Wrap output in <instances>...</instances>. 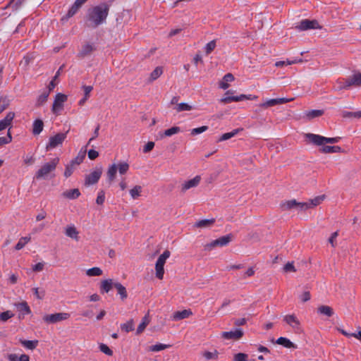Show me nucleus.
Returning a JSON list of instances; mask_svg holds the SVG:
<instances>
[{
	"mask_svg": "<svg viewBox=\"0 0 361 361\" xmlns=\"http://www.w3.org/2000/svg\"><path fill=\"white\" fill-rule=\"evenodd\" d=\"M173 109L179 113L181 111H188L192 109V106L188 104V103H179L177 104L176 106H174Z\"/></svg>",
	"mask_w": 361,
	"mask_h": 361,
	"instance_id": "32",
	"label": "nucleus"
},
{
	"mask_svg": "<svg viewBox=\"0 0 361 361\" xmlns=\"http://www.w3.org/2000/svg\"><path fill=\"white\" fill-rule=\"evenodd\" d=\"M14 116L15 114L13 112H8L6 116L0 121V131L11 126Z\"/></svg>",
	"mask_w": 361,
	"mask_h": 361,
	"instance_id": "19",
	"label": "nucleus"
},
{
	"mask_svg": "<svg viewBox=\"0 0 361 361\" xmlns=\"http://www.w3.org/2000/svg\"><path fill=\"white\" fill-rule=\"evenodd\" d=\"M353 83H354V85L355 86H360L361 85V73H355L353 76Z\"/></svg>",
	"mask_w": 361,
	"mask_h": 361,
	"instance_id": "57",
	"label": "nucleus"
},
{
	"mask_svg": "<svg viewBox=\"0 0 361 361\" xmlns=\"http://www.w3.org/2000/svg\"><path fill=\"white\" fill-rule=\"evenodd\" d=\"M109 11V6L106 3H102L90 8L85 17L87 27L94 29L105 23Z\"/></svg>",
	"mask_w": 361,
	"mask_h": 361,
	"instance_id": "1",
	"label": "nucleus"
},
{
	"mask_svg": "<svg viewBox=\"0 0 361 361\" xmlns=\"http://www.w3.org/2000/svg\"><path fill=\"white\" fill-rule=\"evenodd\" d=\"M216 47V41L212 40L209 42H208L205 47V52L207 54H209Z\"/></svg>",
	"mask_w": 361,
	"mask_h": 361,
	"instance_id": "50",
	"label": "nucleus"
},
{
	"mask_svg": "<svg viewBox=\"0 0 361 361\" xmlns=\"http://www.w3.org/2000/svg\"><path fill=\"white\" fill-rule=\"evenodd\" d=\"M114 287L117 290L118 294L120 295L121 300H125L128 297L126 288L120 283H115Z\"/></svg>",
	"mask_w": 361,
	"mask_h": 361,
	"instance_id": "28",
	"label": "nucleus"
},
{
	"mask_svg": "<svg viewBox=\"0 0 361 361\" xmlns=\"http://www.w3.org/2000/svg\"><path fill=\"white\" fill-rule=\"evenodd\" d=\"M114 283H115L111 279L102 281L101 284H100L101 292L102 293L109 292L111 290V288L114 287Z\"/></svg>",
	"mask_w": 361,
	"mask_h": 361,
	"instance_id": "23",
	"label": "nucleus"
},
{
	"mask_svg": "<svg viewBox=\"0 0 361 361\" xmlns=\"http://www.w3.org/2000/svg\"><path fill=\"white\" fill-rule=\"evenodd\" d=\"M102 173V168L96 169L85 178V185H93L98 182Z\"/></svg>",
	"mask_w": 361,
	"mask_h": 361,
	"instance_id": "13",
	"label": "nucleus"
},
{
	"mask_svg": "<svg viewBox=\"0 0 361 361\" xmlns=\"http://www.w3.org/2000/svg\"><path fill=\"white\" fill-rule=\"evenodd\" d=\"M222 337L225 339H239L243 335V332L241 329H237L234 331H224L222 333Z\"/></svg>",
	"mask_w": 361,
	"mask_h": 361,
	"instance_id": "17",
	"label": "nucleus"
},
{
	"mask_svg": "<svg viewBox=\"0 0 361 361\" xmlns=\"http://www.w3.org/2000/svg\"><path fill=\"white\" fill-rule=\"evenodd\" d=\"M317 313L324 315L327 317H331L334 315V312L332 307L328 305H320L317 309Z\"/></svg>",
	"mask_w": 361,
	"mask_h": 361,
	"instance_id": "21",
	"label": "nucleus"
},
{
	"mask_svg": "<svg viewBox=\"0 0 361 361\" xmlns=\"http://www.w3.org/2000/svg\"><path fill=\"white\" fill-rule=\"evenodd\" d=\"M305 137L308 139L310 142L317 146L324 145L326 143H337L340 140L339 137H326L319 135L313 133L305 134Z\"/></svg>",
	"mask_w": 361,
	"mask_h": 361,
	"instance_id": "4",
	"label": "nucleus"
},
{
	"mask_svg": "<svg viewBox=\"0 0 361 361\" xmlns=\"http://www.w3.org/2000/svg\"><path fill=\"white\" fill-rule=\"evenodd\" d=\"M142 190V186L136 185L129 190V194L133 200H137L141 196Z\"/></svg>",
	"mask_w": 361,
	"mask_h": 361,
	"instance_id": "26",
	"label": "nucleus"
},
{
	"mask_svg": "<svg viewBox=\"0 0 361 361\" xmlns=\"http://www.w3.org/2000/svg\"><path fill=\"white\" fill-rule=\"evenodd\" d=\"M300 298L302 300V302H305L310 300L311 295L309 291H305L303 292L300 295Z\"/></svg>",
	"mask_w": 361,
	"mask_h": 361,
	"instance_id": "62",
	"label": "nucleus"
},
{
	"mask_svg": "<svg viewBox=\"0 0 361 361\" xmlns=\"http://www.w3.org/2000/svg\"><path fill=\"white\" fill-rule=\"evenodd\" d=\"M286 323L295 330L300 329V323L295 314H288L283 317Z\"/></svg>",
	"mask_w": 361,
	"mask_h": 361,
	"instance_id": "14",
	"label": "nucleus"
},
{
	"mask_svg": "<svg viewBox=\"0 0 361 361\" xmlns=\"http://www.w3.org/2000/svg\"><path fill=\"white\" fill-rule=\"evenodd\" d=\"M154 147V142H148L143 148V152L145 153H147L150 152Z\"/></svg>",
	"mask_w": 361,
	"mask_h": 361,
	"instance_id": "64",
	"label": "nucleus"
},
{
	"mask_svg": "<svg viewBox=\"0 0 361 361\" xmlns=\"http://www.w3.org/2000/svg\"><path fill=\"white\" fill-rule=\"evenodd\" d=\"M247 355L242 353H237L234 355V361H247Z\"/></svg>",
	"mask_w": 361,
	"mask_h": 361,
	"instance_id": "58",
	"label": "nucleus"
},
{
	"mask_svg": "<svg viewBox=\"0 0 361 361\" xmlns=\"http://www.w3.org/2000/svg\"><path fill=\"white\" fill-rule=\"evenodd\" d=\"M121 329L126 332L131 331L134 329V324L133 320H130L125 324H121Z\"/></svg>",
	"mask_w": 361,
	"mask_h": 361,
	"instance_id": "46",
	"label": "nucleus"
},
{
	"mask_svg": "<svg viewBox=\"0 0 361 361\" xmlns=\"http://www.w3.org/2000/svg\"><path fill=\"white\" fill-rule=\"evenodd\" d=\"M44 123L42 120H35L33 123L32 133L34 135H39L43 130Z\"/></svg>",
	"mask_w": 361,
	"mask_h": 361,
	"instance_id": "31",
	"label": "nucleus"
},
{
	"mask_svg": "<svg viewBox=\"0 0 361 361\" xmlns=\"http://www.w3.org/2000/svg\"><path fill=\"white\" fill-rule=\"evenodd\" d=\"M49 92H45L40 94L37 99V105L40 106L45 103L49 97Z\"/></svg>",
	"mask_w": 361,
	"mask_h": 361,
	"instance_id": "49",
	"label": "nucleus"
},
{
	"mask_svg": "<svg viewBox=\"0 0 361 361\" xmlns=\"http://www.w3.org/2000/svg\"><path fill=\"white\" fill-rule=\"evenodd\" d=\"M169 347H170L169 345L158 343V344L149 346V350L152 351V352H158V351L163 350Z\"/></svg>",
	"mask_w": 361,
	"mask_h": 361,
	"instance_id": "44",
	"label": "nucleus"
},
{
	"mask_svg": "<svg viewBox=\"0 0 361 361\" xmlns=\"http://www.w3.org/2000/svg\"><path fill=\"white\" fill-rule=\"evenodd\" d=\"M66 95L61 93L57 94L55 97V99L52 106V111L54 114H58L60 111H61L63 107V103L66 101Z\"/></svg>",
	"mask_w": 361,
	"mask_h": 361,
	"instance_id": "12",
	"label": "nucleus"
},
{
	"mask_svg": "<svg viewBox=\"0 0 361 361\" xmlns=\"http://www.w3.org/2000/svg\"><path fill=\"white\" fill-rule=\"evenodd\" d=\"M200 180H201V178L200 176H196L195 178H193L192 179H190L188 181H185L183 185H182V191L183 192H185L192 188H195L196 186H197L200 182Z\"/></svg>",
	"mask_w": 361,
	"mask_h": 361,
	"instance_id": "15",
	"label": "nucleus"
},
{
	"mask_svg": "<svg viewBox=\"0 0 361 361\" xmlns=\"http://www.w3.org/2000/svg\"><path fill=\"white\" fill-rule=\"evenodd\" d=\"M94 49L95 48L93 44H85L82 47L80 51H79L78 56L80 58H84L87 56H89Z\"/></svg>",
	"mask_w": 361,
	"mask_h": 361,
	"instance_id": "20",
	"label": "nucleus"
},
{
	"mask_svg": "<svg viewBox=\"0 0 361 361\" xmlns=\"http://www.w3.org/2000/svg\"><path fill=\"white\" fill-rule=\"evenodd\" d=\"M233 92V90H228L225 93V97H222L219 101L223 104H228L232 102H240L244 99L255 100L257 99V96L252 94H240L239 96H228Z\"/></svg>",
	"mask_w": 361,
	"mask_h": 361,
	"instance_id": "6",
	"label": "nucleus"
},
{
	"mask_svg": "<svg viewBox=\"0 0 361 361\" xmlns=\"http://www.w3.org/2000/svg\"><path fill=\"white\" fill-rule=\"evenodd\" d=\"M163 71L161 67H157L151 73L149 78V82H151L161 76Z\"/></svg>",
	"mask_w": 361,
	"mask_h": 361,
	"instance_id": "36",
	"label": "nucleus"
},
{
	"mask_svg": "<svg viewBox=\"0 0 361 361\" xmlns=\"http://www.w3.org/2000/svg\"><path fill=\"white\" fill-rule=\"evenodd\" d=\"M77 3L74 2L69 11H68L66 18L68 19L73 17L81 8Z\"/></svg>",
	"mask_w": 361,
	"mask_h": 361,
	"instance_id": "40",
	"label": "nucleus"
},
{
	"mask_svg": "<svg viewBox=\"0 0 361 361\" xmlns=\"http://www.w3.org/2000/svg\"><path fill=\"white\" fill-rule=\"evenodd\" d=\"M296 206V200H290L285 202H283L280 204V207L283 211H288L293 209H295Z\"/></svg>",
	"mask_w": 361,
	"mask_h": 361,
	"instance_id": "29",
	"label": "nucleus"
},
{
	"mask_svg": "<svg viewBox=\"0 0 361 361\" xmlns=\"http://www.w3.org/2000/svg\"><path fill=\"white\" fill-rule=\"evenodd\" d=\"M208 129V126H203L191 130V135H196L205 132Z\"/></svg>",
	"mask_w": 361,
	"mask_h": 361,
	"instance_id": "53",
	"label": "nucleus"
},
{
	"mask_svg": "<svg viewBox=\"0 0 361 361\" xmlns=\"http://www.w3.org/2000/svg\"><path fill=\"white\" fill-rule=\"evenodd\" d=\"M276 343L279 345H281L287 348H296V345L291 342L288 338L285 337L279 338Z\"/></svg>",
	"mask_w": 361,
	"mask_h": 361,
	"instance_id": "27",
	"label": "nucleus"
},
{
	"mask_svg": "<svg viewBox=\"0 0 361 361\" xmlns=\"http://www.w3.org/2000/svg\"><path fill=\"white\" fill-rule=\"evenodd\" d=\"M352 82H353V78L351 77L350 79L346 80L344 82L341 83V85H340V86H338V90L348 89L350 86L354 85V83H353Z\"/></svg>",
	"mask_w": 361,
	"mask_h": 361,
	"instance_id": "54",
	"label": "nucleus"
},
{
	"mask_svg": "<svg viewBox=\"0 0 361 361\" xmlns=\"http://www.w3.org/2000/svg\"><path fill=\"white\" fill-rule=\"evenodd\" d=\"M308 202H300L296 201L295 209L298 211H306L309 209Z\"/></svg>",
	"mask_w": 361,
	"mask_h": 361,
	"instance_id": "51",
	"label": "nucleus"
},
{
	"mask_svg": "<svg viewBox=\"0 0 361 361\" xmlns=\"http://www.w3.org/2000/svg\"><path fill=\"white\" fill-rule=\"evenodd\" d=\"M44 265H45V262H38L37 264H36L32 267V269L35 272H39L44 269Z\"/></svg>",
	"mask_w": 361,
	"mask_h": 361,
	"instance_id": "56",
	"label": "nucleus"
},
{
	"mask_svg": "<svg viewBox=\"0 0 361 361\" xmlns=\"http://www.w3.org/2000/svg\"><path fill=\"white\" fill-rule=\"evenodd\" d=\"M180 132V128L178 126H173L164 131V135L166 137H170L173 135L177 134Z\"/></svg>",
	"mask_w": 361,
	"mask_h": 361,
	"instance_id": "45",
	"label": "nucleus"
},
{
	"mask_svg": "<svg viewBox=\"0 0 361 361\" xmlns=\"http://www.w3.org/2000/svg\"><path fill=\"white\" fill-rule=\"evenodd\" d=\"M105 196L104 191H100L98 193L97 197L96 199V202L98 204H102L104 202Z\"/></svg>",
	"mask_w": 361,
	"mask_h": 361,
	"instance_id": "63",
	"label": "nucleus"
},
{
	"mask_svg": "<svg viewBox=\"0 0 361 361\" xmlns=\"http://www.w3.org/2000/svg\"><path fill=\"white\" fill-rule=\"evenodd\" d=\"M70 317V314L67 312H59L51 314H46L43 317V320L47 324H56Z\"/></svg>",
	"mask_w": 361,
	"mask_h": 361,
	"instance_id": "8",
	"label": "nucleus"
},
{
	"mask_svg": "<svg viewBox=\"0 0 361 361\" xmlns=\"http://www.w3.org/2000/svg\"><path fill=\"white\" fill-rule=\"evenodd\" d=\"M13 316V314L10 311H6L0 314V319L3 322H6Z\"/></svg>",
	"mask_w": 361,
	"mask_h": 361,
	"instance_id": "59",
	"label": "nucleus"
},
{
	"mask_svg": "<svg viewBox=\"0 0 361 361\" xmlns=\"http://www.w3.org/2000/svg\"><path fill=\"white\" fill-rule=\"evenodd\" d=\"M214 223V219H203L197 221L195 226L198 228L209 227Z\"/></svg>",
	"mask_w": 361,
	"mask_h": 361,
	"instance_id": "38",
	"label": "nucleus"
},
{
	"mask_svg": "<svg viewBox=\"0 0 361 361\" xmlns=\"http://www.w3.org/2000/svg\"><path fill=\"white\" fill-rule=\"evenodd\" d=\"M149 314H146L142 318L141 323L139 324V326L137 329V332H136L137 334H141L145 330L146 326L149 324Z\"/></svg>",
	"mask_w": 361,
	"mask_h": 361,
	"instance_id": "34",
	"label": "nucleus"
},
{
	"mask_svg": "<svg viewBox=\"0 0 361 361\" xmlns=\"http://www.w3.org/2000/svg\"><path fill=\"white\" fill-rule=\"evenodd\" d=\"M322 146L320 152L324 154L339 153L342 152V149L339 146Z\"/></svg>",
	"mask_w": 361,
	"mask_h": 361,
	"instance_id": "25",
	"label": "nucleus"
},
{
	"mask_svg": "<svg viewBox=\"0 0 361 361\" xmlns=\"http://www.w3.org/2000/svg\"><path fill=\"white\" fill-rule=\"evenodd\" d=\"M231 235H226L216 239L211 243H207L204 245L205 251H211L216 247H223L228 245L231 240Z\"/></svg>",
	"mask_w": 361,
	"mask_h": 361,
	"instance_id": "7",
	"label": "nucleus"
},
{
	"mask_svg": "<svg viewBox=\"0 0 361 361\" xmlns=\"http://www.w3.org/2000/svg\"><path fill=\"white\" fill-rule=\"evenodd\" d=\"M75 170V166L71 163L67 164L65 168L64 176L66 178L70 177Z\"/></svg>",
	"mask_w": 361,
	"mask_h": 361,
	"instance_id": "48",
	"label": "nucleus"
},
{
	"mask_svg": "<svg viewBox=\"0 0 361 361\" xmlns=\"http://www.w3.org/2000/svg\"><path fill=\"white\" fill-rule=\"evenodd\" d=\"M293 100V98H276V99H269L266 100L265 102L260 103L259 104V107L262 109H268L271 106L283 104Z\"/></svg>",
	"mask_w": 361,
	"mask_h": 361,
	"instance_id": "10",
	"label": "nucleus"
},
{
	"mask_svg": "<svg viewBox=\"0 0 361 361\" xmlns=\"http://www.w3.org/2000/svg\"><path fill=\"white\" fill-rule=\"evenodd\" d=\"M103 271L99 267H92L86 271L87 276H99L102 274Z\"/></svg>",
	"mask_w": 361,
	"mask_h": 361,
	"instance_id": "37",
	"label": "nucleus"
},
{
	"mask_svg": "<svg viewBox=\"0 0 361 361\" xmlns=\"http://www.w3.org/2000/svg\"><path fill=\"white\" fill-rule=\"evenodd\" d=\"M12 140L10 132H8L6 137H0V146L9 143Z\"/></svg>",
	"mask_w": 361,
	"mask_h": 361,
	"instance_id": "61",
	"label": "nucleus"
},
{
	"mask_svg": "<svg viewBox=\"0 0 361 361\" xmlns=\"http://www.w3.org/2000/svg\"><path fill=\"white\" fill-rule=\"evenodd\" d=\"M99 348V350L106 355L111 356L113 355V351L106 344L101 343Z\"/></svg>",
	"mask_w": 361,
	"mask_h": 361,
	"instance_id": "52",
	"label": "nucleus"
},
{
	"mask_svg": "<svg viewBox=\"0 0 361 361\" xmlns=\"http://www.w3.org/2000/svg\"><path fill=\"white\" fill-rule=\"evenodd\" d=\"M295 28L300 31H305L311 29H319L321 27L316 20L305 19L301 20L296 26Z\"/></svg>",
	"mask_w": 361,
	"mask_h": 361,
	"instance_id": "11",
	"label": "nucleus"
},
{
	"mask_svg": "<svg viewBox=\"0 0 361 361\" xmlns=\"http://www.w3.org/2000/svg\"><path fill=\"white\" fill-rule=\"evenodd\" d=\"M61 195L68 200H75L80 195V192L78 189H71L64 191Z\"/></svg>",
	"mask_w": 361,
	"mask_h": 361,
	"instance_id": "24",
	"label": "nucleus"
},
{
	"mask_svg": "<svg viewBox=\"0 0 361 361\" xmlns=\"http://www.w3.org/2000/svg\"><path fill=\"white\" fill-rule=\"evenodd\" d=\"M283 271L285 272H295L296 269L293 265V262H288L283 267Z\"/></svg>",
	"mask_w": 361,
	"mask_h": 361,
	"instance_id": "60",
	"label": "nucleus"
},
{
	"mask_svg": "<svg viewBox=\"0 0 361 361\" xmlns=\"http://www.w3.org/2000/svg\"><path fill=\"white\" fill-rule=\"evenodd\" d=\"M192 314L190 310H183L182 311H177L173 314L172 319L175 321H179L189 317Z\"/></svg>",
	"mask_w": 361,
	"mask_h": 361,
	"instance_id": "18",
	"label": "nucleus"
},
{
	"mask_svg": "<svg viewBox=\"0 0 361 361\" xmlns=\"http://www.w3.org/2000/svg\"><path fill=\"white\" fill-rule=\"evenodd\" d=\"M171 252L166 250L157 259L155 264L156 276L159 279H162L164 274V264L166 259L170 257Z\"/></svg>",
	"mask_w": 361,
	"mask_h": 361,
	"instance_id": "5",
	"label": "nucleus"
},
{
	"mask_svg": "<svg viewBox=\"0 0 361 361\" xmlns=\"http://www.w3.org/2000/svg\"><path fill=\"white\" fill-rule=\"evenodd\" d=\"M324 198H325L324 195H320V196H317L313 199L310 200L309 201H307L309 208L312 209V208H314V207L320 204L323 202Z\"/></svg>",
	"mask_w": 361,
	"mask_h": 361,
	"instance_id": "33",
	"label": "nucleus"
},
{
	"mask_svg": "<svg viewBox=\"0 0 361 361\" xmlns=\"http://www.w3.org/2000/svg\"><path fill=\"white\" fill-rule=\"evenodd\" d=\"M324 110H320V109L310 110V111H306L305 114V116L308 120H311L312 118L322 116L324 114Z\"/></svg>",
	"mask_w": 361,
	"mask_h": 361,
	"instance_id": "30",
	"label": "nucleus"
},
{
	"mask_svg": "<svg viewBox=\"0 0 361 361\" xmlns=\"http://www.w3.org/2000/svg\"><path fill=\"white\" fill-rule=\"evenodd\" d=\"M20 343L26 348L30 350L35 349L38 343L37 341H27V340H20Z\"/></svg>",
	"mask_w": 361,
	"mask_h": 361,
	"instance_id": "39",
	"label": "nucleus"
},
{
	"mask_svg": "<svg viewBox=\"0 0 361 361\" xmlns=\"http://www.w3.org/2000/svg\"><path fill=\"white\" fill-rule=\"evenodd\" d=\"M31 240L30 237H22L18 243L16 245V250H21L28 242Z\"/></svg>",
	"mask_w": 361,
	"mask_h": 361,
	"instance_id": "43",
	"label": "nucleus"
},
{
	"mask_svg": "<svg viewBox=\"0 0 361 361\" xmlns=\"http://www.w3.org/2000/svg\"><path fill=\"white\" fill-rule=\"evenodd\" d=\"M18 310L23 312L25 314H30L31 312L30 309L26 302H22L16 305Z\"/></svg>",
	"mask_w": 361,
	"mask_h": 361,
	"instance_id": "42",
	"label": "nucleus"
},
{
	"mask_svg": "<svg viewBox=\"0 0 361 361\" xmlns=\"http://www.w3.org/2000/svg\"><path fill=\"white\" fill-rule=\"evenodd\" d=\"M240 130H241L240 129L238 128V129L233 130L231 132L226 133L223 134L219 137L218 141L219 142H222V141L228 140L232 138L233 137H234L235 135H236Z\"/></svg>",
	"mask_w": 361,
	"mask_h": 361,
	"instance_id": "35",
	"label": "nucleus"
},
{
	"mask_svg": "<svg viewBox=\"0 0 361 361\" xmlns=\"http://www.w3.org/2000/svg\"><path fill=\"white\" fill-rule=\"evenodd\" d=\"M32 291L36 298L39 300H42L45 295L44 290H39L38 288H33Z\"/></svg>",
	"mask_w": 361,
	"mask_h": 361,
	"instance_id": "55",
	"label": "nucleus"
},
{
	"mask_svg": "<svg viewBox=\"0 0 361 361\" xmlns=\"http://www.w3.org/2000/svg\"><path fill=\"white\" fill-rule=\"evenodd\" d=\"M219 353L216 350H214L212 352L204 351L202 353L203 357L207 360H216L218 358Z\"/></svg>",
	"mask_w": 361,
	"mask_h": 361,
	"instance_id": "41",
	"label": "nucleus"
},
{
	"mask_svg": "<svg viewBox=\"0 0 361 361\" xmlns=\"http://www.w3.org/2000/svg\"><path fill=\"white\" fill-rule=\"evenodd\" d=\"M85 156V152H80L79 154L71 161V163L74 166L79 165L80 163L82 162Z\"/></svg>",
	"mask_w": 361,
	"mask_h": 361,
	"instance_id": "47",
	"label": "nucleus"
},
{
	"mask_svg": "<svg viewBox=\"0 0 361 361\" xmlns=\"http://www.w3.org/2000/svg\"><path fill=\"white\" fill-rule=\"evenodd\" d=\"M67 133H57L56 135L49 137V142L46 146L47 150L54 149L61 145L66 138Z\"/></svg>",
	"mask_w": 361,
	"mask_h": 361,
	"instance_id": "9",
	"label": "nucleus"
},
{
	"mask_svg": "<svg viewBox=\"0 0 361 361\" xmlns=\"http://www.w3.org/2000/svg\"><path fill=\"white\" fill-rule=\"evenodd\" d=\"M65 234L66 236L71 238L75 241L79 240V232L75 226H68L65 228Z\"/></svg>",
	"mask_w": 361,
	"mask_h": 361,
	"instance_id": "16",
	"label": "nucleus"
},
{
	"mask_svg": "<svg viewBox=\"0 0 361 361\" xmlns=\"http://www.w3.org/2000/svg\"><path fill=\"white\" fill-rule=\"evenodd\" d=\"M129 169V164L126 161H120L109 165L106 171L107 181L109 183H112L116 178L117 172H118L121 176H123L127 173Z\"/></svg>",
	"mask_w": 361,
	"mask_h": 361,
	"instance_id": "3",
	"label": "nucleus"
},
{
	"mask_svg": "<svg viewBox=\"0 0 361 361\" xmlns=\"http://www.w3.org/2000/svg\"><path fill=\"white\" fill-rule=\"evenodd\" d=\"M234 76L231 73L226 74L222 80L219 82V87L223 90H226L229 87V82L234 80Z\"/></svg>",
	"mask_w": 361,
	"mask_h": 361,
	"instance_id": "22",
	"label": "nucleus"
},
{
	"mask_svg": "<svg viewBox=\"0 0 361 361\" xmlns=\"http://www.w3.org/2000/svg\"><path fill=\"white\" fill-rule=\"evenodd\" d=\"M60 159L55 157L48 162L44 163L36 171L35 178L37 180H49L55 176V171L59 165Z\"/></svg>",
	"mask_w": 361,
	"mask_h": 361,
	"instance_id": "2",
	"label": "nucleus"
}]
</instances>
